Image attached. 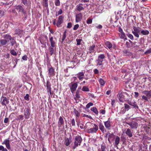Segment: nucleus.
Returning a JSON list of instances; mask_svg holds the SVG:
<instances>
[{
    "instance_id": "1",
    "label": "nucleus",
    "mask_w": 151,
    "mask_h": 151,
    "mask_svg": "<svg viewBox=\"0 0 151 151\" xmlns=\"http://www.w3.org/2000/svg\"><path fill=\"white\" fill-rule=\"evenodd\" d=\"M82 139L81 136L77 135L75 137L74 145L72 146V149H75L78 145L80 146Z\"/></svg>"
},
{
    "instance_id": "2",
    "label": "nucleus",
    "mask_w": 151,
    "mask_h": 151,
    "mask_svg": "<svg viewBox=\"0 0 151 151\" xmlns=\"http://www.w3.org/2000/svg\"><path fill=\"white\" fill-rule=\"evenodd\" d=\"M141 28L139 27H137L135 26L133 27L134 31H132V33L136 37L138 38L139 37V33L141 31Z\"/></svg>"
},
{
    "instance_id": "3",
    "label": "nucleus",
    "mask_w": 151,
    "mask_h": 151,
    "mask_svg": "<svg viewBox=\"0 0 151 151\" xmlns=\"http://www.w3.org/2000/svg\"><path fill=\"white\" fill-rule=\"evenodd\" d=\"M125 123L126 124L129 125L132 129H136L138 126V123L135 121H132L129 122H126Z\"/></svg>"
},
{
    "instance_id": "4",
    "label": "nucleus",
    "mask_w": 151,
    "mask_h": 151,
    "mask_svg": "<svg viewBox=\"0 0 151 151\" xmlns=\"http://www.w3.org/2000/svg\"><path fill=\"white\" fill-rule=\"evenodd\" d=\"M95 127L92 128L90 129H87V132L88 133H96L98 130V126L95 124H94Z\"/></svg>"
},
{
    "instance_id": "5",
    "label": "nucleus",
    "mask_w": 151,
    "mask_h": 151,
    "mask_svg": "<svg viewBox=\"0 0 151 151\" xmlns=\"http://www.w3.org/2000/svg\"><path fill=\"white\" fill-rule=\"evenodd\" d=\"M24 113L25 119H28L29 118L30 114V110L29 107L25 108L24 110Z\"/></svg>"
},
{
    "instance_id": "6",
    "label": "nucleus",
    "mask_w": 151,
    "mask_h": 151,
    "mask_svg": "<svg viewBox=\"0 0 151 151\" xmlns=\"http://www.w3.org/2000/svg\"><path fill=\"white\" fill-rule=\"evenodd\" d=\"M108 140L110 144H111L114 140L115 139V136L113 133H109Z\"/></svg>"
},
{
    "instance_id": "7",
    "label": "nucleus",
    "mask_w": 151,
    "mask_h": 151,
    "mask_svg": "<svg viewBox=\"0 0 151 151\" xmlns=\"http://www.w3.org/2000/svg\"><path fill=\"white\" fill-rule=\"evenodd\" d=\"M124 92H119L118 94V98L120 102H123L125 100L124 95H125L124 94Z\"/></svg>"
},
{
    "instance_id": "8",
    "label": "nucleus",
    "mask_w": 151,
    "mask_h": 151,
    "mask_svg": "<svg viewBox=\"0 0 151 151\" xmlns=\"http://www.w3.org/2000/svg\"><path fill=\"white\" fill-rule=\"evenodd\" d=\"M64 17L62 15L60 16L59 17L58 20L56 24L58 27H59L60 25L63 22V21Z\"/></svg>"
},
{
    "instance_id": "9",
    "label": "nucleus",
    "mask_w": 151,
    "mask_h": 151,
    "mask_svg": "<svg viewBox=\"0 0 151 151\" xmlns=\"http://www.w3.org/2000/svg\"><path fill=\"white\" fill-rule=\"evenodd\" d=\"M109 119L110 118H109L107 121L104 122V124L105 127L109 130L110 129L112 124V122L109 120Z\"/></svg>"
},
{
    "instance_id": "10",
    "label": "nucleus",
    "mask_w": 151,
    "mask_h": 151,
    "mask_svg": "<svg viewBox=\"0 0 151 151\" xmlns=\"http://www.w3.org/2000/svg\"><path fill=\"white\" fill-rule=\"evenodd\" d=\"M15 9L19 10V12H22L23 14H25L26 12L24 10V8L22 6L18 5L16 7Z\"/></svg>"
},
{
    "instance_id": "11",
    "label": "nucleus",
    "mask_w": 151,
    "mask_h": 151,
    "mask_svg": "<svg viewBox=\"0 0 151 151\" xmlns=\"http://www.w3.org/2000/svg\"><path fill=\"white\" fill-rule=\"evenodd\" d=\"M72 141V136L71 135H70L69 138H65V145L66 146H68L70 144V142Z\"/></svg>"
},
{
    "instance_id": "12",
    "label": "nucleus",
    "mask_w": 151,
    "mask_h": 151,
    "mask_svg": "<svg viewBox=\"0 0 151 151\" xmlns=\"http://www.w3.org/2000/svg\"><path fill=\"white\" fill-rule=\"evenodd\" d=\"M56 46L52 47L51 46H50L48 47V50L50 52V54L52 55L55 53L56 51Z\"/></svg>"
},
{
    "instance_id": "13",
    "label": "nucleus",
    "mask_w": 151,
    "mask_h": 151,
    "mask_svg": "<svg viewBox=\"0 0 151 151\" xmlns=\"http://www.w3.org/2000/svg\"><path fill=\"white\" fill-rule=\"evenodd\" d=\"M82 14L81 13L78 14L76 15V21L78 22L81 21L82 18Z\"/></svg>"
},
{
    "instance_id": "14",
    "label": "nucleus",
    "mask_w": 151,
    "mask_h": 151,
    "mask_svg": "<svg viewBox=\"0 0 151 151\" xmlns=\"http://www.w3.org/2000/svg\"><path fill=\"white\" fill-rule=\"evenodd\" d=\"M142 93L148 97L149 99L151 98V90H145L142 92Z\"/></svg>"
},
{
    "instance_id": "15",
    "label": "nucleus",
    "mask_w": 151,
    "mask_h": 151,
    "mask_svg": "<svg viewBox=\"0 0 151 151\" xmlns=\"http://www.w3.org/2000/svg\"><path fill=\"white\" fill-rule=\"evenodd\" d=\"M3 98V99L1 102V104L2 105L6 106V104H8L9 101L6 97L2 96L1 98Z\"/></svg>"
},
{
    "instance_id": "16",
    "label": "nucleus",
    "mask_w": 151,
    "mask_h": 151,
    "mask_svg": "<svg viewBox=\"0 0 151 151\" xmlns=\"http://www.w3.org/2000/svg\"><path fill=\"white\" fill-rule=\"evenodd\" d=\"M78 85L77 83H73L71 87H70L71 91L72 93L75 91Z\"/></svg>"
},
{
    "instance_id": "17",
    "label": "nucleus",
    "mask_w": 151,
    "mask_h": 151,
    "mask_svg": "<svg viewBox=\"0 0 151 151\" xmlns=\"http://www.w3.org/2000/svg\"><path fill=\"white\" fill-rule=\"evenodd\" d=\"M123 54L126 56H130L132 55V53L129 51V49H124L123 50Z\"/></svg>"
},
{
    "instance_id": "18",
    "label": "nucleus",
    "mask_w": 151,
    "mask_h": 151,
    "mask_svg": "<svg viewBox=\"0 0 151 151\" xmlns=\"http://www.w3.org/2000/svg\"><path fill=\"white\" fill-rule=\"evenodd\" d=\"M23 30L19 29H17L15 30V34L21 37L22 34Z\"/></svg>"
},
{
    "instance_id": "19",
    "label": "nucleus",
    "mask_w": 151,
    "mask_h": 151,
    "mask_svg": "<svg viewBox=\"0 0 151 151\" xmlns=\"http://www.w3.org/2000/svg\"><path fill=\"white\" fill-rule=\"evenodd\" d=\"M99 129L103 133L106 132V130L105 129L103 125L101 122L99 123Z\"/></svg>"
},
{
    "instance_id": "20",
    "label": "nucleus",
    "mask_w": 151,
    "mask_h": 151,
    "mask_svg": "<svg viewBox=\"0 0 151 151\" xmlns=\"http://www.w3.org/2000/svg\"><path fill=\"white\" fill-rule=\"evenodd\" d=\"M9 140L8 139H5L4 141L2 143V144H5L6 145V148L9 149H10V146L9 144Z\"/></svg>"
},
{
    "instance_id": "21",
    "label": "nucleus",
    "mask_w": 151,
    "mask_h": 151,
    "mask_svg": "<svg viewBox=\"0 0 151 151\" xmlns=\"http://www.w3.org/2000/svg\"><path fill=\"white\" fill-rule=\"evenodd\" d=\"M128 103L130 105L133 106L135 109H139V107L136 104V102H131V101H129L128 102Z\"/></svg>"
},
{
    "instance_id": "22",
    "label": "nucleus",
    "mask_w": 151,
    "mask_h": 151,
    "mask_svg": "<svg viewBox=\"0 0 151 151\" xmlns=\"http://www.w3.org/2000/svg\"><path fill=\"white\" fill-rule=\"evenodd\" d=\"M49 76H54V70L53 68L51 67L48 69Z\"/></svg>"
},
{
    "instance_id": "23",
    "label": "nucleus",
    "mask_w": 151,
    "mask_h": 151,
    "mask_svg": "<svg viewBox=\"0 0 151 151\" xmlns=\"http://www.w3.org/2000/svg\"><path fill=\"white\" fill-rule=\"evenodd\" d=\"M49 40L50 43V46L52 47L56 46V43L55 41L53 40L52 37H51L50 38Z\"/></svg>"
},
{
    "instance_id": "24",
    "label": "nucleus",
    "mask_w": 151,
    "mask_h": 151,
    "mask_svg": "<svg viewBox=\"0 0 151 151\" xmlns=\"http://www.w3.org/2000/svg\"><path fill=\"white\" fill-rule=\"evenodd\" d=\"M64 120L62 117L61 116H60L58 122V127H60L61 126L64 124Z\"/></svg>"
},
{
    "instance_id": "25",
    "label": "nucleus",
    "mask_w": 151,
    "mask_h": 151,
    "mask_svg": "<svg viewBox=\"0 0 151 151\" xmlns=\"http://www.w3.org/2000/svg\"><path fill=\"white\" fill-rule=\"evenodd\" d=\"M84 73L83 72H79L77 74V76L80 80H81L84 78Z\"/></svg>"
},
{
    "instance_id": "26",
    "label": "nucleus",
    "mask_w": 151,
    "mask_h": 151,
    "mask_svg": "<svg viewBox=\"0 0 151 151\" xmlns=\"http://www.w3.org/2000/svg\"><path fill=\"white\" fill-rule=\"evenodd\" d=\"M51 84L50 81H47L46 87L47 90L48 92L49 90H51Z\"/></svg>"
},
{
    "instance_id": "27",
    "label": "nucleus",
    "mask_w": 151,
    "mask_h": 151,
    "mask_svg": "<svg viewBox=\"0 0 151 151\" xmlns=\"http://www.w3.org/2000/svg\"><path fill=\"white\" fill-rule=\"evenodd\" d=\"M42 4L43 6L48 8V0H42Z\"/></svg>"
},
{
    "instance_id": "28",
    "label": "nucleus",
    "mask_w": 151,
    "mask_h": 151,
    "mask_svg": "<svg viewBox=\"0 0 151 151\" xmlns=\"http://www.w3.org/2000/svg\"><path fill=\"white\" fill-rule=\"evenodd\" d=\"M115 145L117 146L119 143L120 138L119 136H116V137H115Z\"/></svg>"
},
{
    "instance_id": "29",
    "label": "nucleus",
    "mask_w": 151,
    "mask_h": 151,
    "mask_svg": "<svg viewBox=\"0 0 151 151\" xmlns=\"http://www.w3.org/2000/svg\"><path fill=\"white\" fill-rule=\"evenodd\" d=\"M126 134L129 137H131L132 136V133L131 132V130L128 128L126 132Z\"/></svg>"
},
{
    "instance_id": "30",
    "label": "nucleus",
    "mask_w": 151,
    "mask_h": 151,
    "mask_svg": "<svg viewBox=\"0 0 151 151\" xmlns=\"http://www.w3.org/2000/svg\"><path fill=\"white\" fill-rule=\"evenodd\" d=\"M4 37L6 40H11V39H12V37L9 35H3Z\"/></svg>"
},
{
    "instance_id": "31",
    "label": "nucleus",
    "mask_w": 151,
    "mask_h": 151,
    "mask_svg": "<svg viewBox=\"0 0 151 151\" xmlns=\"http://www.w3.org/2000/svg\"><path fill=\"white\" fill-rule=\"evenodd\" d=\"M9 41V40L4 39L0 40V43L2 46L6 45Z\"/></svg>"
},
{
    "instance_id": "32",
    "label": "nucleus",
    "mask_w": 151,
    "mask_h": 151,
    "mask_svg": "<svg viewBox=\"0 0 151 151\" xmlns=\"http://www.w3.org/2000/svg\"><path fill=\"white\" fill-rule=\"evenodd\" d=\"M141 33L142 35H148L149 33V32L148 30H141Z\"/></svg>"
},
{
    "instance_id": "33",
    "label": "nucleus",
    "mask_w": 151,
    "mask_h": 151,
    "mask_svg": "<svg viewBox=\"0 0 151 151\" xmlns=\"http://www.w3.org/2000/svg\"><path fill=\"white\" fill-rule=\"evenodd\" d=\"M105 45L109 49L112 48V45L111 43L109 42H106L105 43Z\"/></svg>"
},
{
    "instance_id": "34",
    "label": "nucleus",
    "mask_w": 151,
    "mask_h": 151,
    "mask_svg": "<svg viewBox=\"0 0 151 151\" xmlns=\"http://www.w3.org/2000/svg\"><path fill=\"white\" fill-rule=\"evenodd\" d=\"M148 97L146 96L143 95L142 96V100H144V102H146L147 101H148Z\"/></svg>"
},
{
    "instance_id": "35",
    "label": "nucleus",
    "mask_w": 151,
    "mask_h": 151,
    "mask_svg": "<svg viewBox=\"0 0 151 151\" xmlns=\"http://www.w3.org/2000/svg\"><path fill=\"white\" fill-rule=\"evenodd\" d=\"M91 110L93 111L96 114H98L99 112L96 107H93L92 108Z\"/></svg>"
},
{
    "instance_id": "36",
    "label": "nucleus",
    "mask_w": 151,
    "mask_h": 151,
    "mask_svg": "<svg viewBox=\"0 0 151 151\" xmlns=\"http://www.w3.org/2000/svg\"><path fill=\"white\" fill-rule=\"evenodd\" d=\"M95 46L94 45H93L90 47L89 50L90 53L94 52V49L95 48Z\"/></svg>"
},
{
    "instance_id": "37",
    "label": "nucleus",
    "mask_w": 151,
    "mask_h": 151,
    "mask_svg": "<svg viewBox=\"0 0 151 151\" xmlns=\"http://www.w3.org/2000/svg\"><path fill=\"white\" fill-rule=\"evenodd\" d=\"M103 61V60H101V59H98L96 61L97 62V64L96 65L97 66L98 65H102V62Z\"/></svg>"
},
{
    "instance_id": "38",
    "label": "nucleus",
    "mask_w": 151,
    "mask_h": 151,
    "mask_svg": "<svg viewBox=\"0 0 151 151\" xmlns=\"http://www.w3.org/2000/svg\"><path fill=\"white\" fill-rule=\"evenodd\" d=\"M124 107L127 111H128L131 108L130 106L127 104H124Z\"/></svg>"
},
{
    "instance_id": "39",
    "label": "nucleus",
    "mask_w": 151,
    "mask_h": 151,
    "mask_svg": "<svg viewBox=\"0 0 151 151\" xmlns=\"http://www.w3.org/2000/svg\"><path fill=\"white\" fill-rule=\"evenodd\" d=\"M66 33H67V32H66V30H65L63 32V35L62 38V42H63L65 40V39L66 38Z\"/></svg>"
},
{
    "instance_id": "40",
    "label": "nucleus",
    "mask_w": 151,
    "mask_h": 151,
    "mask_svg": "<svg viewBox=\"0 0 151 151\" xmlns=\"http://www.w3.org/2000/svg\"><path fill=\"white\" fill-rule=\"evenodd\" d=\"M82 90L84 91L88 92L90 90L88 88H87L86 86H83L82 88Z\"/></svg>"
},
{
    "instance_id": "41",
    "label": "nucleus",
    "mask_w": 151,
    "mask_h": 151,
    "mask_svg": "<svg viewBox=\"0 0 151 151\" xmlns=\"http://www.w3.org/2000/svg\"><path fill=\"white\" fill-rule=\"evenodd\" d=\"M22 16L23 17L22 19L24 21L27 19V16L26 12H25V14H22Z\"/></svg>"
},
{
    "instance_id": "42",
    "label": "nucleus",
    "mask_w": 151,
    "mask_h": 151,
    "mask_svg": "<svg viewBox=\"0 0 151 151\" xmlns=\"http://www.w3.org/2000/svg\"><path fill=\"white\" fill-rule=\"evenodd\" d=\"M24 119V116L22 115H19L17 116V118L16 119V120H23Z\"/></svg>"
},
{
    "instance_id": "43",
    "label": "nucleus",
    "mask_w": 151,
    "mask_h": 151,
    "mask_svg": "<svg viewBox=\"0 0 151 151\" xmlns=\"http://www.w3.org/2000/svg\"><path fill=\"white\" fill-rule=\"evenodd\" d=\"M11 43V44L12 46L13 45L15 44L16 43V42L14 39V38L12 37V39L10 40Z\"/></svg>"
},
{
    "instance_id": "44",
    "label": "nucleus",
    "mask_w": 151,
    "mask_h": 151,
    "mask_svg": "<svg viewBox=\"0 0 151 151\" xmlns=\"http://www.w3.org/2000/svg\"><path fill=\"white\" fill-rule=\"evenodd\" d=\"M84 9L80 5L77 6V10L78 11H80Z\"/></svg>"
},
{
    "instance_id": "45",
    "label": "nucleus",
    "mask_w": 151,
    "mask_h": 151,
    "mask_svg": "<svg viewBox=\"0 0 151 151\" xmlns=\"http://www.w3.org/2000/svg\"><path fill=\"white\" fill-rule=\"evenodd\" d=\"M105 58V56L104 54H101L99 55L98 57V59L103 60Z\"/></svg>"
},
{
    "instance_id": "46",
    "label": "nucleus",
    "mask_w": 151,
    "mask_h": 151,
    "mask_svg": "<svg viewBox=\"0 0 151 151\" xmlns=\"http://www.w3.org/2000/svg\"><path fill=\"white\" fill-rule=\"evenodd\" d=\"M10 52L12 55L14 56L17 55V53L14 50H10Z\"/></svg>"
},
{
    "instance_id": "47",
    "label": "nucleus",
    "mask_w": 151,
    "mask_h": 151,
    "mask_svg": "<svg viewBox=\"0 0 151 151\" xmlns=\"http://www.w3.org/2000/svg\"><path fill=\"white\" fill-rule=\"evenodd\" d=\"M93 105V104L92 103L89 102L87 104L86 106V108L87 109H88L90 107V106H92Z\"/></svg>"
},
{
    "instance_id": "48",
    "label": "nucleus",
    "mask_w": 151,
    "mask_h": 151,
    "mask_svg": "<svg viewBox=\"0 0 151 151\" xmlns=\"http://www.w3.org/2000/svg\"><path fill=\"white\" fill-rule=\"evenodd\" d=\"M55 5L56 6H59L60 4V0H55Z\"/></svg>"
},
{
    "instance_id": "49",
    "label": "nucleus",
    "mask_w": 151,
    "mask_h": 151,
    "mask_svg": "<svg viewBox=\"0 0 151 151\" xmlns=\"http://www.w3.org/2000/svg\"><path fill=\"white\" fill-rule=\"evenodd\" d=\"M71 122L72 126L74 127L75 126V122L74 119H73L71 120Z\"/></svg>"
},
{
    "instance_id": "50",
    "label": "nucleus",
    "mask_w": 151,
    "mask_h": 151,
    "mask_svg": "<svg viewBox=\"0 0 151 151\" xmlns=\"http://www.w3.org/2000/svg\"><path fill=\"white\" fill-rule=\"evenodd\" d=\"M49 92L50 95H51V97L54 98L55 94L53 92H52L51 90H49Z\"/></svg>"
},
{
    "instance_id": "51",
    "label": "nucleus",
    "mask_w": 151,
    "mask_h": 151,
    "mask_svg": "<svg viewBox=\"0 0 151 151\" xmlns=\"http://www.w3.org/2000/svg\"><path fill=\"white\" fill-rule=\"evenodd\" d=\"M127 35L131 40H132L133 39V36L132 34L128 33V34H127Z\"/></svg>"
},
{
    "instance_id": "52",
    "label": "nucleus",
    "mask_w": 151,
    "mask_h": 151,
    "mask_svg": "<svg viewBox=\"0 0 151 151\" xmlns=\"http://www.w3.org/2000/svg\"><path fill=\"white\" fill-rule=\"evenodd\" d=\"M74 112L76 116L78 117L80 116V113L79 112L76 110V109H74Z\"/></svg>"
},
{
    "instance_id": "53",
    "label": "nucleus",
    "mask_w": 151,
    "mask_h": 151,
    "mask_svg": "<svg viewBox=\"0 0 151 151\" xmlns=\"http://www.w3.org/2000/svg\"><path fill=\"white\" fill-rule=\"evenodd\" d=\"M63 13L62 10V9H60L58 12V13H56V16H58L59 15Z\"/></svg>"
},
{
    "instance_id": "54",
    "label": "nucleus",
    "mask_w": 151,
    "mask_h": 151,
    "mask_svg": "<svg viewBox=\"0 0 151 151\" xmlns=\"http://www.w3.org/2000/svg\"><path fill=\"white\" fill-rule=\"evenodd\" d=\"M22 3L25 6L28 5L27 0H22Z\"/></svg>"
},
{
    "instance_id": "55",
    "label": "nucleus",
    "mask_w": 151,
    "mask_h": 151,
    "mask_svg": "<svg viewBox=\"0 0 151 151\" xmlns=\"http://www.w3.org/2000/svg\"><path fill=\"white\" fill-rule=\"evenodd\" d=\"M100 84L101 85H104V82L103 79H100L99 80Z\"/></svg>"
},
{
    "instance_id": "56",
    "label": "nucleus",
    "mask_w": 151,
    "mask_h": 151,
    "mask_svg": "<svg viewBox=\"0 0 151 151\" xmlns=\"http://www.w3.org/2000/svg\"><path fill=\"white\" fill-rule=\"evenodd\" d=\"M29 96L28 94H26V96L24 97V99L27 101H29Z\"/></svg>"
},
{
    "instance_id": "57",
    "label": "nucleus",
    "mask_w": 151,
    "mask_h": 151,
    "mask_svg": "<svg viewBox=\"0 0 151 151\" xmlns=\"http://www.w3.org/2000/svg\"><path fill=\"white\" fill-rule=\"evenodd\" d=\"M4 12L3 10H0V17H1L4 15Z\"/></svg>"
},
{
    "instance_id": "58",
    "label": "nucleus",
    "mask_w": 151,
    "mask_h": 151,
    "mask_svg": "<svg viewBox=\"0 0 151 151\" xmlns=\"http://www.w3.org/2000/svg\"><path fill=\"white\" fill-rule=\"evenodd\" d=\"M76 98H79L80 97L78 91H77L76 93Z\"/></svg>"
},
{
    "instance_id": "59",
    "label": "nucleus",
    "mask_w": 151,
    "mask_h": 151,
    "mask_svg": "<svg viewBox=\"0 0 151 151\" xmlns=\"http://www.w3.org/2000/svg\"><path fill=\"white\" fill-rule=\"evenodd\" d=\"M86 22L88 24H91L92 22V19L90 18H89L88 19Z\"/></svg>"
},
{
    "instance_id": "60",
    "label": "nucleus",
    "mask_w": 151,
    "mask_h": 151,
    "mask_svg": "<svg viewBox=\"0 0 151 151\" xmlns=\"http://www.w3.org/2000/svg\"><path fill=\"white\" fill-rule=\"evenodd\" d=\"M106 148V147L105 145H102L101 147V150L102 151H105Z\"/></svg>"
},
{
    "instance_id": "61",
    "label": "nucleus",
    "mask_w": 151,
    "mask_h": 151,
    "mask_svg": "<svg viewBox=\"0 0 151 151\" xmlns=\"http://www.w3.org/2000/svg\"><path fill=\"white\" fill-rule=\"evenodd\" d=\"M79 27V25L78 24H76L74 25V26L73 28V29L74 30H77Z\"/></svg>"
},
{
    "instance_id": "62",
    "label": "nucleus",
    "mask_w": 151,
    "mask_h": 151,
    "mask_svg": "<svg viewBox=\"0 0 151 151\" xmlns=\"http://www.w3.org/2000/svg\"><path fill=\"white\" fill-rule=\"evenodd\" d=\"M76 41L77 42V45H78L81 44V40L77 39L76 40Z\"/></svg>"
},
{
    "instance_id": "63",
    "label": "nucleus",
    "mask_w": 151,
    "mask_h": 151,
    "mask_svg": "<svg viewBox=\"0 0 151 151\" xmlns=\"http://www.w3.org/2000/svg\"><path fill=\"white\" fill-rule=\"evenodd\" d=\"M151 53V48L150 49L148 50H147L146 52H145V53L146 54H147Z\"/></svg>"
},
{
    "instance_id": "64",
    "label": "nucleus",
    "mask_w": 151,
    "mask_h": 151,
    "mask_svg": "<svg viewBox=\"0 0 151 151\" xmlns=\"http://www.w3.org/2000/svg\"><path fill=\"white\" fill-rule=\"evenodd\" d=\"M72 27V23L71 22H69L68 23L67 26V28H70Z\"/></svg>"
}]
</instances>
